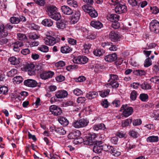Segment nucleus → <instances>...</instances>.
Segmentation results:
<instances>
[{"label": "nucleus", "instance_id": "nucleus-63", "mask_svg": "<svg viewBox=\"0 0 159 159\" xmlns=\"http://www.w3.org/2000/svg\"><path fill=\"white\" fill-rule=\"evenodd\" d=\"M111 26L114 29H117L119 27L120 24L118 21L112 22Z\"/></svg>", "mask_w": 159, "mask_h": 159}, {"label": "nucleus", "instance_id": "nucleus-29", "mask_svg": "<svg viewBox=\"0 0 159 159\" xmlns=\"http://www.w3.org/2000/svg\"><path fill=\"white\" fill-rule=\"evenodd\" d=\"M105 51L102 49H97L93 52L94 55L96 56L100 57L102 56L105 53Z\"/></svg>", "mask_w": 159, "mask_h": 159}, {"label": "nucleus", "instance_id": "nucleus-43", "mask_svg": "<svg viewBox=\"0 0 159 159\" xmlns=\"http://www.w3.org/2000/svg\"><path fill=\"white\" fill-rule=\"evenodd\" d=\"M89 15L93 18H95L98 16V13L97 12L93 7L91 10L89 11L88 13Z\"/></svg>", "mask_w": 159, "mask_h": 159}, {"label": "nucleus", "instance_id": "nucleus-61", "mask_svg": "<svg viewBox=\"0 0 159 159\" xmlns=\"http://www.w3.org/2000/svg\"><path fill=\"white\" fill-rule=\"evenodd\" d=\"M74 94L75 95L79 96L82 94V91L79 89H76L74 90Z\"/></svg>", "mask_w": 159, "mask_h": 159}, {"label": "nucleus", "instance_id": "nucleus-18", "mask_svg": "<svg viewBox=\"0 0 159 159\" xmlns=\"http://www.w3.org/2000/svg\"><path fill=\"white\" fill-rule=\"evenodd\" d=\"M117 58V55L115 53L106 55L105 57V60L108 62L113 61Z\"/></svg>", "mask_w": 159, "mask_h": 159}, {"label": "nucleus", "instance_id": "nucleus-49", "mask_svg": "<svg viewBox=\"0 0 159 159\" xmlns=\"http://www.w3.org/2000/svg\"><path fill=\"white\" fill-rule=\"evenodd\" d=\"M17 73V70L16 69H12L7 73V76L10 77H13Z\"/></svg>", "mask_w": 159, "mask_h": 159}, {"label": "nucleus", "instance_id": "nucleus-16", "mask_svg": "<svg viewBox=\"0 0 159 159\" xmlns=\"http://www.w3.org/2000/svg\"><path fill=\"white\" fill-rule=\"evenodd\" d=\"M90 25L93 27L98 29L101 28L103 26L102 24L99 20H92Z\"/></svg>", "mask_w": 159, "mask_h": 159}, {"label": "nucleus", "instance_id": "nucleus-17", "mask_svg": "<svg viewBox=\"0 0 159 159\" xmlns=\"http://www.w3.org/2000/svg\"><path fill=\"white\" fill-rule=\"evenodd\" d=\"M62 11L63 13L67 15H70L73 13L72 9L68 6L64 5L61 7Z\"/></svg>", "mask_w": 159, "mask_h": 159}, {"label": "nucleus", "instance_id": "nucleus-9", "mask_svg": "<svg viewBox=\"0 0 159 159\" xmlns=\"http://www.w3.org/2000/svg\"><path fill=\"white\" fill-rule=\"evenodd\" d=\"M115 10L116 13L119 14L125 13L127 11V7L124 5L118 4L115 7Z\"/></svg>", "mask_w": 159, "mask_h": 159}, {"label": "nucleus", "instance_id": "nucleus-27", "mask_svg": "<svg viewBox=\"0 0 159 159\" xmlns=\"http://www.w3.org/2000/svg\"><path fill=\"white\" fill-rule=\"evenodd\" d=\"M44 66V65L42 64L35 65L36 72L37 71L40 74L45 70Z\"/></svg>", "mask_w": 159, "mask_h": 159}, {"label": "nucleus", "instance_id": "nucleus-52", "mask_svg": "<svg viewBox=\"0 0 159 159\" xmlns=\"http://www.w3.org/2000/svg\"><path fill=\"white\" fill-rule=\"evenodd\" d=\"M34 2L40 6H43L45 3V0H33Z\"/></svg>", "mask_w": 159, "mask_h": 159}, {"label": "nucleus", "instance_id": "nucleus-59", "mask_svg": "<svg viewBox=\"0 0 159 159\" xmlns=\"http://www.w3.org/2000/svg\"><path fill=\"white\" fill-rule=\"evenodd\" d=\"M116 135L120 138H125L126 137V133L123 132H118L116 133Z\"/></svg>", "mask_w": 159, "mask_h": 159}, {"label": "nucleus", "instance_id": "nucleus-13", "mask_svg": "<svg viewBox=\"0 0 159 159\" xmlns=\"http://www.w3.org/2000/svg\"><path fill=\"white\" fill-rule=\"evenodd\" d=\"M28 72L30 75H34L36 73L35 65L33 64H30L28 65Z\"/></svg>", "mask_w": 159, "mask_h": 159}, {"label": "nucleus", "instance_id": "nucleus-45", "mask_svg": "<svg viewBox=\"0 0 159 159\" xmlns=\"http://www.w3.org/2000/svg\"><path fill=\"white\" fill-rule=\"evenodd\" d=\"M9 21L11 23L13 24H17L20 22V20L19 18L15 16L11 17Z\"/></svg>", "mask_w": 159, "mask_h": 159}, {"label": "nucleus", "instance_id": "nucleus-23", "mask_svg": "<svg viewBox=\"0 0 159 159\" xmlns=\"http://www.w3.org/2000/svg\"><path fill=\"white\" fill-rule=\"evenodd\" d=\"M98 96V94L96 92H89L87 93L86 95V97L89 99H91L95 98Z\"/></svg>", "mask_w": 159, "mask_h": 159}, {"label": "nucleus", "instance_id": "nucleus-41", "mask_svg": "<svg viewBox=\"0 0 159 159\" xmlns=\"http://www.w3.org/2000/svg\"><path fill=\"white\" fill-rule=\"evenodd\" d=\"M109 77L110 79L108 81L109 82L116 81L119 79L118 76L116 75L110 74Z\"/></svg>", "mask_w": 159, "mask_h": 159}, {"label": "nucleus", "instance_id": "nucleus-20", "mask_svg": "<svg viewBox=\"0 0 159 159\" xmlns=\"http://www.w3.org/2000/svg\"><path fill=\"white\" fill-rule=\"evenodd\" d=\"M8 34L7 31L5 29L4 25L0 24V37H5L8 35Z\"/></svg>", "mask_w": 159, "mask_h": 159}, {"label": "nucleus", "instance_id": "nucleus-40", "mask_svg": "<svg viewBox=\"0 0 159 159\" xmlns=\"http://www.w3.org/2000/svg\"><path fill=\"white\" fill-rule=\"evenodd\" d=\"M55 131L60 135H64L66 132L62 128H57L54 129Z\"/></svg>", "mask_w": 159, "mask_h": 159}, {"label": "nucleus", "instance_id": "nucleus-12", "mask_svg": "<svg viewBox=\"0 0 159 159\" xmlns=\"http://www.w3.org/2000/svg\"><path fill=\"white\" fill-rule=\"evenodd\" d=\"M24 84L26 86L30 87H34L37 86V82L33 80L29 79L24 81Z\"/></svg>", "mask_w": 159, "mask_h": 159}, {"label": "nucleus", "instance_id": "nucleus-5", "mask_svg": "<svg viewBox=\"0 0 159 159\" xmlns=\"http://www.w3.org/2000/svg\"><path fill=\"white\" fill-rule=\"evenodd\" d=\"M72 60L75 63L84 64L87 62L88 59L85 56H80L74 57Z\"/></svg>", "mask_w": 159, "mask_h": 159}, {"label": "nucleus", "instance_id": "nucleus-50", "mask_svg": "<svg viewBox=\"0 0 159 159\" xmlns=\"http://www.w3.org/2000/svg\"><path fill=\"white\" fill-rule=\"evenodd\" d=\"M152 64V61L150 60L149 57H148L145 60L144 63V67H148L151 65Z\"/></svg>", "mask_w": 159, "mask_h": 159}, {"label": "nucleus", "instance_id": "nucleus-1", "mask_svg": "<svg viewBox=\"0 0 159 159\" xmlns=\"http://www.w3.org/2000/svg\"><path fill=\"white\" fill-rule=\"evenodd\" d=\"M89 122V120L87 119L82 118L73 121L72 125L76 128H80L86 126Z\"/></svg>", "mask_w": 159, "mask_h": 159}, {"label": "nucleus", "instance_id": "nucleus-2", "mask_svg": "<svg viewBox=\"0 0 159 159\" xmlns=\"http://www.w3.org/2000/svg\"><path fill=\"white\" fill-rule=\"evenodd\" d=\"M120 111L122 112L123 115L124 116L128 117L133 113V109L131 107L125 104L121 106Z\"/></svg>", "mask_w": 159, "mask_h": 159}, {"label": "nucleus", "instance_id": "nucleus-14", "mask_svg": "<svg viewBox=\"0 0 159 159\" xmlns=\"http://www.w3.org/2000/svg\"><path fill=\"white\" fill-rule=\"evenodd\" d=\"M57 7L53 5H49L47 7L46 11L48 16L57 11Z\"/></svg>", "mask_w": 159, "mask_h": 159}, {"label": "nucleus", "instance_id": "nucleus-10", "mask_svg": "<svg viewBox=\"0 0 159 159\" xmlns=\"http://www.w3.org/2000/svg\"><path fill=\"white\" fill-rule=\"evenodd\" d=\"M109 38L112 41L116 42L119 40L120 36L117 32L112 31L109 34Z\"/></svg>", "mask_w": 159, "mask_h": 159}, {"label": "nucleus", "instance_id": "nucleus-47", "mask_svg": "<svg viewBox=\"0 0 159 159\" xmlns=\"http://www.w3.org/2000/svg\"><path fill=\"white\" fill-rule=\"evenodd\" d=\"M141 88L143 89L148 90L151 89V86L149 84L143 83L140 85Z\"/></svg>", "mask_w": 159, "mask_h": 159}, {"label": "nucleus", "instance_id": "nucleus-36", "mask_svg": "<svg viewBox=\"0 0 159 159\" xmlns=\"http://www.w3.org/2000/svg\"><path fill=\"white\" fill-rule=\"evenodd\" d=\"M103 149V146H94L93 148V151L96 153H99L101 152Z\"/></svg>", "mask_w": 159, "mask_h": 159}, {"label": "nucleus", "instance_id": "nucleus-15", "mask_svg": "<svg viewBox=\"0 0 159 159\" xmlns=\"http://www.w3.org/2000/svg\"><path fill=\"white\" fill-rule=\"evenodd\" d=\"M80 131L77 130L73 131L70 133L68 135V137L69 139H75L80 135Z\"/></svg>", "mask_w": 159, "mask_h": 159}, {"label": "nucleus", "instance_id": "nucleus-25", "mask_svg": "<svg viewBox=\"0 0 159 159\" xmlns=\"http://www.w3.org/2000/svg\"><path fill=\"white\" fill-rule=\"evenodd\" d=\"M42 23L45 26L50 27L52 25L53 22L50 19H45L42 20Z\"/></svg>", "mask_w": 159, "mask_h": 159}, {"label": "nucleus", "instance_id": "nucleus-38", "mask_svg": "<svg viewBox=\"0 0 159 159\" xmlns=\"http://www.w3.org/2000/svg\"><path fill=\"white\" fill-rule=\"evenodd\" d=\"M13 82L17 84H19L22 82L23 79L21 76H16L13 78Z\"/></svg>", "mask_w": 159, "mask_h": 159}, {"label": "nucleus", "instance_id": "nucleus-57", "mask_svg": "<svg viewBox=\"0 0 159 159\" xmlns=\"http://www.w3.org/2000/svg\"><path fill=\"white\" fill-rule=\"evenodd\" d=\"M17 38L20 40H25L26 39L25 35L21 33L17 34Z\"/></svg>", "mask_w": 159, "mask_h": 159}, {"label": "nucleus", "instance_id": "nucleus-31", "mask_svg": "<svg viewBox=\"0 0 159 159\" xmlns=\"http://www.w3.org/2000/svg\"><path fill=\"white\" fill-rule=\"evenodd\" d=\"M119 86V84L116 81L109 82V83L106 84L107 87L109 86L110 88L111 87L114 89H116Z\"/></svg>", "mask_w": 159, "mask_h": 159}, {"label": "nucleus", "instance_id": "nucleus-33", "mask_svg": "<svg viewBox=\"0 0 159 159\" xmlns=\"http://www.w3.org/2000/svg\"><path fill=\"white\" fill-rule=\"evenodd\" d=\"M71 50V49L67 45L62 46L61 48V51L63 53H69Z\"/></svg>", "mask_w": 159, "mask_h": 159}, {"label": "nucleus", "instance_id": "nucleus-4", "mask_svg": "<svg viewBox=\"0 0 159 159\" xmlns=\"http://www.w3.org/2000/svg\"><path fill=\"white\" fill-rule=\"evenodd\" d=\"M150 30L152 32L157 33L159 32V22L156 20H154L150 23Z\"/></svg>", "mask_w": 159, "mask_h": 159}, {"label": "nucleus", "instance_id": "nucleus-35", "mask_svg": "<svg viewBox=\"0 0 159 159\" xmlns=\"http://www.w3.org/2000/svg\"><path fill=\"white\" fill-rule=\"evenodd\" d=\"M67 3L69 6L71 7H77L78 6L77 2L75 0H67Z\"/></svg>", "mask_w": 159, "mask_h": 159}, {"label": "nucleus", "instance_id": "nucleus-24", "mask_svg": "<svg viewBox=\"0 0 159 159\" xmlns=\"http://www.w3.org/2000/svg\"><path fill=\"white\" fill-rule=\"evenodd\" d=\"M9 61L12 65H16L20 63V59L16 58L15 57H11L8 59Z\"/></svg>", "mask_w": 159, "mask_h": 159}, {"label": "nucleus", "instance_id": "nucleus-51", "mask_svg": "<svg viewBox=\"0 0 159 159\" xmlns=\"http://www.w3.org/2000/svg\"><path fill=\"white\" fill-rule=\"evenodd\" d=\"M137 93L135 90L132 91L130 95V98L132 101L135 100L137 96Z\"/></svg>", "mask_w": 159, "mask_h": 159}, {"label": "nucleus", "instance_id": "nucleus-55", "mask_svg": "<svg viewBox=\"0 0 159 159\" xmlns=\"http://www.w3.org/2000/svg\"><path fill=\"white\" fill-rule=\"evenodd\" d=\"M110 92L109 89H107L106 90H103L100 92V95L102 98H104Z\"/></svg>", "mask_w": 159, "mask_h": 159}, {"label": "nucleus", "instance_id": "nucleus-46", "mask_svg": "<svg viewBox=\"0 0 159 159\" xmlns=\"http://www.w3.org/2000/svg\"><path fill=\"white\" fill-rule=\"evenodd\" d=\"M135 75H137L142 76L146 74L145 71L144 70H136L134 71Z\"/></svg>", "mask_w": 159, "mask_h": 159}, {"label": "nucleus", "instance_id": "nucleus-58", "mask_svg": "<svg viewBox=\"0 0 159 159\" xmlns=\"http://www.w3.org/2000/svg\"><path fill=\"white\" fill-rule=\"evenodd\" d=\"M8 91V89L6 86H3L0 88V94H5Z\"/></svg>", "mask_w": 159, "mask_h": 159}, {"label": "nucleus", "instance_id": "nucleus-22", "mask_svg": "<svg viewBox=\"0 0 159 159\" xmlns=\"http://www.w3.org/2000/svg\"><path fill=\"white\" fill-rule=\"evenodd\" d=\"M159 141L158 136L152 135L148 137L146 139V141L150 143H156Z\"/></svg>", "mask_w": 159, "mask_h": 159}, {"label": "nucleus", "instance_id": "nucleus-8", "mask_svg": "<svg viewBox=\"0 0 159 159\" xmlns=\"http://www.w3.org/2000/svg\"><path fill=\"white\" fill-rule=\"evenodd\" d=\"M44 43L47 45L52 46L57 43L55 38L52 36H47L44 39Z\"/></svg>", "mask_w": 159, "mask_h": 159}, {"label": "nucleus", "instance_id": "nucleus-42", "mask_svg": "<svg viewBox=\"0 0 159 159\" xmlns=\"http://www.w3.org/2000/svg\"><path fill=\"white\" fill-rule=\"evenodd\" d=\"M38 49L39 51L44 52H47L49 50L48 47L45 45H42L39 47Z\"/></svg>", "mask_w": 159, "mask_h": 159}, {"label": "nucleus", "instance_id": "nucleus-11", "mask_svg": "<svg viewBox=\"0 0 159 159\" xmlns=\"http://www.w3.org/2000/svg\"><path fill=\"white\" fill-rule=\"evenodd\" d=\"M68 95L67 92L65 90H58L56 92L55 96L58 98H62L66 97Z\"/></svg>", "mask_w": 159, "mask_h": 159}, {"label": "nucleus", "instance_id": "nucleus-6", "mask_svg": "<svg viewBox=\"0 0 159 159\" xmlns=\"http://www.w3.org/2000/svg\"><path fill=\"white\" fill-rule=\"evenodd\" d=\"M49 110L52 114L55 116L60 115L62 113L61 109L55 105L50 106L49 107Z\"/></svg>", "mask_w": 159, "mask_h": 159}, {"label": "nucleus", "instance_id": "nucleus-26", "mask_svg": "<svg viewBox=\"0 0 159 159\" xmlns=\"http://www.w3.org/2000/svg\"><path fill=\"white\" fill-rule=\"evenodd\" d=\"M23 45L22 42L21 41H17L14 44L13 50L16 52L18 51L20 49L19 48Z\"/></svg>", "mask_w": 159, "mask_h": 159}, {"label": "nucleus", "instance_id": "nucleus-32", "mask_svg": "<svg viewBox=\"0 0 159 159\" xmlns=\"http://www.w3.org/2000/svg\"><path fill=\"white\" fill-rule=\"evenodd\" d=\"M93 129L94 130L98 131L99 129H106L105 125L103 123H100L94 125Z\"/></svg>", "mask_w": 159, "mask_h": 159}, {"label": "nucleus", "instance_id": "nucleus-48", "mask_svg": "<svg viewBox=\"0 0 159 159\" xmlns=\"http://www.w3.org/2000/svg\"><path fill=\"white\" fill-rule=\"evenodd\" d=\"M82 8L84 12L88 13L93 7L89 6L88 5L85 4L83 5Z\"/></svg>", "mask_w": 159, "mask_h": 159}, {"label": "nucleus", "instance_id": "nucleus-28", "mask_svg": "<svg viewBox=\"0 0 159 159\" xmlns=\"http://www.w3.org/2000/svg\"><path fill=\"white\" fill-rule=\"evenodd\" d=\"M49 16L52 19L56 20H59L61 17L60 13L57 12V11Z\"/></svg>", "mask_w": 159, "mask_h": 159}, {"label": "nucleus", "instance_id": "nucleus-21", "mask_svg": "<svg viewBox=\"0 0 159 159\" xmlns=\"http://www.w3.org/2000/svg\"><path fill=\"white\" fill-rule=\"evenodd\" d=\"M58 120L59 123L63 126H66L69 124V121L67 118L64 117H60Z\"/></svg>", "mask_w": 159, "mask_h": 159}, {"label": "nucleus", "instance_id": "nucleus-3", "mask_svg": "<svg viewBox=\"0 0 159 159\" xmlns=\"http://www.w3.org/2000/svg\"><path fill=\"white\" fill-rule=\"evenodd\" d=\"M81 14L80 11H76L73 12V14L70 18V23L71 24H75L79 21L80 17Z\"/></svg>", "mask_w": 159, "mask_h": 159}, {"label": "nucleus", "instance_id": "nucleus-34", "mask_svg": "<svg viewBox=\"0 0 159 159\" xmlns=\"http://www.w3.org/2000/svg\"><path fill=\"white\" fill-rule=\"evenodd\" d=\"M83 46V51L85 53L88 54L89 52V50L91 47V44L88 43H85Z\"/></svg>", "mask_w": 159, "mask_h": 159}, {"label": "nucleus", "instance_id": "nucleus-64", "mask_svg": "<svg viewBox=\"0 0 159 159\" xmlns=\"http://www.w3.org/2000/svg\"><path fill=\"white\" fill-rule=\"evenodd\" d=\"M129 133L130 136L134 138H136L138 137V133L134 130L130 131Z\"/></svg>", "mask_w": 159, "mask_h": 159}, {"label": "nucleus", "instance_id": "nucleus-39", "mask_svg": "<svg viewBox=\"0 0 159 159\" xmlns=\"http://www.w3.org/2000/svg\"><path fill=\"white\" fill-rule=\"evenodd\" d=\"M148 96L147 94L141 93L140 95L139 99L143 102H146L148 99Z\"/></svg>", "mask_w": 159, "mask_h": 159}, {"label": "nucleus", "instance_id": "nucleus-19", "mask_svg": "<svg viewBox=\"0 0 159 159\" xmlns=\"http://www.w3.org/2000/svg\"><path fill=\"white\" fill-rule=\"evenodd\" d=\"M66 23L67 21L64 19L58 21L56 22L57 27L59 29H64L66 27Z\"/></svg>", "mask_w": 159, "mask_h": 159}, {"label": "nucleus", "instance_id": "nucleus-37", "mask_svg": "<svg viewBox=\"0 0 159 159\" xmlns=\"http://www.w3.org/2000/svg\"><path fill=\"white\" fill-rule=\"evenodd\" d=\"M132 119L130 118L124 120L122 123V127H125L129 125L132 122Z\"/></svg>", "mask_w": 159, "mask_h": 159}, {"label": "nucleus", "instance_id": "nucleus-60", "mask_svg": "<svg viewBox=\"0 0 159 159\" xmlns=\"http://www.w3.org/2000/svg\"><path fill=\"white\" fill-rule=\"evenodd\" d=\"M150 81L155 84L159 83V76H154L150 79Z\"/></svg>", "mask_w": 159, "mask_h": 159}, {"label": "nucleus", "instance_id": "nucleus-7", "mask_svg": "<svg viewBox=\"0 0 159 159\" xmlns=\"http://www.w3.org/2000/svg\"><path fill=\"white\" fill-rule=\"evenodd\" d=\"M54 75V73L53 72L49 70H44L39 75L41 79L46 80L52 78Z\"/></svg>", "mask_w": 159, "mask_h": 159}, {"label": "nucleus", "instance_id": "nucleus-44", "mask_svg": "<svg viewBox=\"0 0 159 159\" xmlns=\"http://www.w3.org/2000/svg\"><path fill=\"white\" fill-rule=\"evenodd\" d=\"M110 152L113 155L116 157H118L120 155V152L116 151L112 147L111 148Z\"/></svg>", "mask_w": 159, "mask_h": 159}, {"label": "nucleus", "instance_id": "nucleus-56", "mask_svg": "<svg viewBox=\"0 0 159 159\" xmlns=\"http://www.w3.org/2000/svg\"><path fill=\"white\" fill-rule=\"evenodd\" d=\"M65 65V62L62 61H60L55 63V66L57 67H61Z\"/></svg>", "mask_w": 159, "mask_h": 159}, {"label": "nucleus", "instance_id": "nucleus-62", "mask_svg": "<svg viewBox=\"0 0 159 159\" xmlns=\"http://www.w3.org/2000/svg\"><path fill=\"white\" fill-rule=\"evenodd\" d=\"M147 45V47L144 48L143 49L147 50L153 48L156 46L157 44L155 43H152L149 44L148 45Z\"/></svg>", "mask_w": 159, "mask_h": 159}, {"label": "nucleus", "instance_id": "nucleus-30", "mask_svg": "<svg viewBox=\"0 0 159 159\" xmlns=\"http://www.w3.org/2000/svg\"><path fill=\"white\" fill-rule=\"evenodd\" d=\"M120 16L116 14H111L110 15L109 18L110 20L112 22L118 21Z\"/></svg>", "mask_w": 159, "mask_h": 159}, {"label": "nucleus", "instance_id": "nucleus-53", "mask_svg": "<svg viewBox=\"0 0 159 159\" xmlns=\"http://www.w3.org/2000/svg\"><path fill=\"white\" fill-rule=\"evenodd\" d=\"M129 4L133 7L139 6V4L136 0H127Z\"/></svg>", "mask_w": 159, "mask_h": 159}, {"label": "nucleus", "instance_id": "nucleus-54", "mask_svg": "<svg viewBox=\"0 0 159 159\" xmlns=\"http://www.w3.org/2000/svg\"><path fill=\"white\" fill-rule=\"evenodd\" d=\"M142 123V120L140 119H134L133 121V125L134 126H138L140 125Z\"/></svg>", "mask_w": 159, "mask_h": 159}]
</instances>
